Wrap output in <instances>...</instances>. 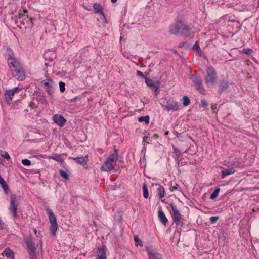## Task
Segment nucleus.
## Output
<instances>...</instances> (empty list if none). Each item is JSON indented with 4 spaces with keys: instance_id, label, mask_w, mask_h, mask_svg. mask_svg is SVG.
<instances>
[{
    "instance_id": "obj_1",
    "label": "nucleus",
    "mask_w": 259,
    "mask_h": 259,
    "mask_svg": "<svg viewBox=\"0 0 259 259\" xmlns=\"http://www.w3.org/2000/svg\"><path fill=\"white\" fill-rule=\"evenodd\" d=\"M169 33L177 36L191 38H193L195 34L191 25H188L181 20L178 21L170 25Z\"/></svg>"
},
{
    "instance_id": "obj_2",
    "label": "nucleus",
    "mask_w": 259,
    "mask_h": 259,
    "mask_svg": "<svg viewBox=\"0 0 259 259\" xmlns=\"http://www.w3.org/2000/svg\"><path fill=\"white\" fill-rule=\"evenodd\" d=\"M206 75L204 77V81L206 84H214L216 83L218 78L217 71L212 66H209L206 70Z\"/></svg>"
},
{
    "instance_id": "obj_3",
    "label": "nucleus",
    "mask_w": 259,
    "mask_h": 259,
    "mask_svg": "<svg viewBox=\"0 0 259 259\" xmlns=\"http://www.w3.org/2000/svg\"><path fill=\"white\" fill-rule=\"evenodd\" d=\"M21 201L20 197H17V195H11L10 197V204L9 206V209L11 212L12 217L16 218L18 215V207Z\"/></svg>"
},
{
    "instance_id": "obj_4",
    "label": "nucleus",
    "mask_w": 259,
    "mask_h": 259,
    "mask_svg": "<svg viewBox=\"0 0 259 259\" xmlns=\"http://www.w3.org/2000/svg\"><path fill=\"white\" fill-rule=\"evenodd\" d=\"M169 205L171 208V214L174 222L177 226H182L184 219L182 218V215L178 210L176 205L172 203H170Z\"/></svg>"
},
{
    "instance_id": "obj_5",
    "label": "nucleus",
    "mask_w": 259,
    "mask_h": 259,
    "mask_svg": "<svg viewBox=\"0 0 259 259\" xmlns=\"http://www.w3.org/2000/svg\"><path fill=\"white\" fill-rule=\"evenodd\" d=\"M46 210L49 215V220L50 223V231H51L52 235L54 236H55L58 229L56 217L51 208L47 207Z\"/></svg>"
},
{
    "instance_id": "obj_6",
    "label": "nucleus",
    "mask_w": 259,
    "mask_h": 259,
    "mask_svg": "<svg viewBox=\"0 0 259 259\" xmlns=\"http://www.w3.org/2000/svg\"><path fill=\"white\" fill-rule=\"evenodd\" d=\"M163 109L169 112L170 111L174 112L179 110V103L173 100H168L163 102V104L160 103Z\"/></svg>"
},
{
    "instance_id": "obj_7",
    "label": "nucleus",
    "mask_w": 259,
    "mask_h": 259,
    "mask_svg": "<svg viewBox=\"0 0 259 259\" xmlns=\"http://www.w3.org/2000/svg\"><path fill=\"white\" fill-rule=\"evenodd\" d=\"M192 82L195 85L197 90L201 94H205V90L203 85L202 80L200 75L197 74H193L191 76Z\"/></svg>"
},
{
    "instance_id": "obj_8",
    "label": "nucleus",
    "mask_w": 259,
    "mask_h": 259,
    "mask_svg": "<svg viewBox=\"0 0 259 259\" xmlns=\"http://www.w3.org/2000/svg\"><path fill=\"white\" fill-rule=\"evenodd\" d=\"M24 242L27 245L29 254L36 252V248L34 245V242L31 235H30L27 238H25Z\"/></svg>"
},
{
    "instance_id": "obj_9",
    "label": "nucleus",
    "mask_w": 259,
    "mask_h": 259,
    "mask_svg": "<svg viewBox=\"0 0 259 259\" xmlns=\"http://www.w3.org/2000/svg\"><path fill=\"white\" fill-rule=\"evenodd\" d=\"M42 83L46 87V91L47 93L49 95L52 96L55 91L53 80L51 79H47L43 80Z\"/></svg>"
},
{
    "instance_id": "obj_10",
    "label": "nucleus",
    "mask_w": 259,
    "mask_h": 259,
    "mask_svg": "<svg viewBox=\"0 0 259 259\" xmlns=\"http://www.w3.org/2000/svg\"><path fill=\"white\" fill-rule=\"evenodd\" d=\"M151 193H154L156 194H164V188L158 184L151 183V186L149 187Z\"/></svg>"
},
{
    "instance_id": "obj_11",
    "label": "nucleus",
    "mask_w": 259,
    "mask_h": 259,
    "mask_svg": "<svg viewBox=\"0 0 259 259\" xmlns=\"http://www.w3.org/2000/svg\"><path fill=\"white\" fill-rule=\"evenodd\" d=\"M52 119L54 122L61 127H63L67 121L66 119L60 114H55L53 116Z\"/></svg>"
},
{
    "instance_id": "obj_12",
    "label": "nucleus",
    "mask_w": 259,
    "mask_h": 259,
    "mask_svg": "<svg viewBox=\"0 0 259 259\" xmlns=\"http://www.w3.org/2000/svg\"><path fill=\"white\" fill-rule=\"evenodd\" d=\"M229 87V83L227 80L225 79L221 80L219 83L218 93L222 94L227 91Z\"/></svg>"
},
{
    "instance_id": "obj_13",
    "label": "nucleus",
    "mask_w": 259,
    "mask_h": 259,
    "mask_svg": "<svg viewBox=\"0 0 259 259\" xmlns=\"http://www.w3.org/2000/svg\"><path fill=\"white\" fill-rule=\"evenodd\" d=\"M14 71L16 72V74L13 75V77H15L18 80L23 81L25 79V71L22 66L18 68V69L14 70Z\"/></svg>"
},
{
    "instance_id": "obj_14",
    "label": "nucleus",
    "mask_w": 259,
    "mask_h": 259,
    "mask_svg": "<svg viewBox=\"0 0 259 259\" xmlns=\"http://www.w3.org/2000/svg\"><path fill=\"white\" fill-rule=\"evenodd\" d=\"M114 169V166L112 162L106 160L104 164L101 167V170L102 171L109 172Z\"/></svg>"
},
{
    "instance_id": "obj_15",
    "label": "nucleus",
    "mask_w": 259,
    "mask_h": 259,
    "mask_svg": "<svg viewBox=\"0 0 259 259\" xmlns=\"http://www.w3.org/2000/svg\"><path fill=\"white\" fill-rule=\"evenodd\" d=\"M93 8L96 13L101 14L103 17L104 19L105 20V22L107 23V21L106 20L105 14L103 11L102 7L100 5V4L95 3L94 4Z\"/></svg>"
},
{
    "instance_id": "obj_16",
    "label": "nucleus",
    "mask_w": 259,
    "mask_h": 259,
    "mask_svg": "<svg viewBox=\"0 0 259 259\" xmlns=\"http://www.w3.org/2000/svg\"><path fill=\"white\" fill-rule=\"evenodd\" d=\"M14 96V91L10 89L7 90L4 94L5 101L9 105L11 104Z\"/></svg>"
},
{
    "instance_id": "obj_17",
    "label": "nucleus",
    "mask_w": 259,
    "mask_h": 259,
    "mask_svg": "<svg viewBox=\"0 0 259 259\" xmlns=\"http://www.w3.org/2000/svg\"><path fill=\"white\" fill-rule=\"evenodd\" d=\"M146 252L149 259H162L161 255L151 250L149 247H146Z\"/></svg>"
},
{
    "instance_id": "obj_18",
    "label": "nucleus",
    "mask_w": 259,
    "mask_h": 259,
    "mask_svg": "<svg viewBox=\"0 0 259 259\" xmlns=\"http://www.w3.org/2000/svg\"><path fill=\"white\" fill-rule=\"evenodd\" d=\"M8 66L10 68H14V70L18 69V68L21 66L20 63L17 61L16 57L13 58L11 60L7 61Z\"/></svg>"
},
{
    "instance_id": "obj_19",
    "label": "nucleus",
    "mask_w": 259,
    "mask_h": 259,
    "mask_svg": "<svg viewBox=\"0 0 259 259\" xmlns=\"http://www.w3.org/2000/svg\"><path fill=\"white\" fill-rule=\"evenodd\" d=\"M98 259H107L106 254V248L103 245L101 247H99L97 251Z\"/></svg>"
},
{
    "instance_id": "obj_20",
    "label": "nucleus",
    "mask_w": 259,
    "mask_h": 259,
    "mask_svg": "<svg viewBox=\"0 0 259 259\" xmlns=\"http://www.w3.org/2000/svg\"><path fill=\"white\" fill-rule=\"evenodd\" d=\"M118 150L116 149L115 147L114 148V153L112 154H110L107 158L106 160H108L109 161H110L112 163H116V160L118 158Z\"/></svg>"
},
{
    "instance_id": "obj_21",
    "label": "nucleus",
    "mask_w": 259,
    "mask_h": 259,
    "mask_svg": "<svg viewBox=\"0 0 259 259\" xmlns=\"http://www.w3.org/2000/svg\"><path fill=\"white\" fill-rule=\"evenodd\" d=\"M69 159H72L75 161L77 163L82 165V166L87 165V161L88 159H85L83 157H69Z\"/></svg>"
},
{
    "instance_id": "obj_22",
    "label": "nucleus",
    "mask_w": 259,
    "mask_h": 259,
    "mask_svg": "<svg viewBox=\"0 0 259 259\" xmlns=\"http://www.w3.org/2000/svg\"><path fill=\"white\" fill-rule=\"evenodd\" d=\"M7 61L11 60L13 58H15L13 51L9 47L6 48V52L5 53Z\"/></svg>"
},
{
    "instance_id": "obj_23",
    "label": "nucleus",
    "mask_w": 259,
    "mask_h": 259,
    "mask_svg": "<svg viewBox=\"0 0 259 259\" xmlns=\"http://www.w3.org/2000/svg\"><path fill=\"white\" fill-rule=\"evenodd\" d=\"M235 172V168L232 167L227 169H224L222 170V177L225 178L226 176L233 174Z\"/></svg>"
},
{
    "instance_id": "obj_24",
    "label": "nucleus",
    "mask_w": 259,
    "mask_h": 259,
    "mask_svg": "<svg viewBox=\"0 0 259 259\" xmlns=\"http://www.w3.org/2000/svg\"><path fill=\"white\" fill-rule=\"evenodd\" d=\"M160 84V82L159 81H154V83L149 87L154 92L155 95H157L159 93L158 90L159 88Z\"/></svg>"
},
{
    "instance_id": "obj_25",
    "label": "nucleus",
    "mask_w": 259,
    "mask_h": 259,
    "mask_svg": "<svg viewBox=\"0 0 259 259\" xmlns=\"http://www.w3.org/2000/svg\"><path fill=\"white\" fill-rule=\"evenodd\" d=\"M158 213V217L160 222L164 225H166V223L168 222V220L166 218L164 212L162 210L159 209Z\"/></svg>"
},
{
    "instance_id": "obj_26",
    "label": "nucleus",
    "mask_w": 259,
    "mask_h": 259,
    "mask_svg": "<svg viewBox=\"0 0 259 259\" xmlns=\"http://www.w3.org/2000/svg\"><path fill=\"white\" fill-rule=\"evenodd\" d=\"M3 255L7 257L8 258L14 259L15 256L13 252L9 248L4 250Z\"/></svg>"
},
{
    "instance_id": "obj_27",
    "label": "nucleus",
    "mask_w": 259,
    "mask_h": 259,
    "mask_svg": "<svg viewBox=\"0 0 259 259\" xmlns=\"http://www.w3.org/2000/svg\"><path fill=\"white\" fill-rule=\"evenodd\" d=\"M49 158L53 159L56 161L60 162L62 164H63L65 163L63 159L60 155L57 154H54L53 155L49 156Z\"/></svg>"
},
{
    "instance_id": "obj_28",
    "label": "nucleus",
    "mask_w": 259,
    "mask_h": 259,
    "mask_svg": "<svg viewBox=\"0 0 259 259\" xmlns=\"http://www.w3.org/2000/svg\"><path fill=\"white\" fill-rule=\"evenodd\" d=\"M192 49L193 50H195L196 52V54L198 55L199 57H201V50L200 49V47L199 46V45L198 44V41H196L194 45L192 47Z\"/></svg>"
},
{
    "instance_id": "obj_29",
    "label": "nucleus",
    "mask_w": 259,
    "mask_h": 259,
    "mask_svg": "<svg viewBox=\"0 0 259 259\" xmlns=\"http://www.w3.org/2000/svg\"><path fill=\"white\" fill-rule=\"evenodd\" d=\"M140 122H145L146 123H149L150 121V117L148 115L140 116L138 119Z\"/></svg>"
},
{
    "instance_id": "obj_30",
    "label": "nucleus",
    "mask_w": 259,
    "mask_h": 259,
    "mask_svg": "<svg viewBox=\"0 0 259 259\" xmlns=\"http://www.w3.org/2000/svg\"><path fill=\"white\" fill-rule=\"evenodd\" d=\"M183 105L184 106H187L190 103V99L187 96H184L182 98Z\"/></svg>"
},
{
    "instance_id": "obj_31",
    "label": "nucleus",
    "mask_w": 259,
    "mask_h": 259,
    "mask_svg": "<svg viewBox=\"0 0 259 259\" xmlns=\"http://www.w3.org/2000/svg\"><path fill=\"white\" fill-rule=\"evenodd\" d=\"M27 19L26 20V23L27 24V26L26 27H30L32 28L34 26L33 21L35 20V19L34 18H30V19H28V17L27 18Z\"/></svg>"
},
{
    "instance_id": "obj_32",
    "label": "nucleus",
    "mask_w": 259,
    "mask_h": 259,
    "mask_svg": "<svg viewBox=\"0 0 259 259\" xmlns=\"http://www.w3.org/2000/svg\"><path fill=\"white\" fill-rule=\"evenodd\" d=\"M38 96L39 98L36 99L37 101L41 102L42 104H45L47 102L46 96L44 95H39Z\"/></svg>"
},
{
    "instance_id": "obj_33",
    "label": "nucleus",
    "mask_w": 259,
    "mask_h": 259,
    "mask_svg": "<svg viewBox=\"0 0 259 259\" xmlns=\"http://www.w3.org/2000/svg\"><path fill=\"white\" fill-rule=\"evenodd\" d=\"M0 184L1 185L2 188H3L4 192L6 194H8V191H9V188L8 185H7L5 181L4 180V182H0Z\"/></svg>"
},
{
    "instance_id": "obj_34",
    "label": "nucleus",
    "mask_w": 259,
    "mask_h": 259,
    "mask_svg": "<svg viewBox=\"0 0 259 259\" xmlns=\"http://www.w3.org/2000/svg\"><path fill=\"white\" fill-rule=\"evenodd\" d=\"M59 172V174L60 175L61 177H62L63 179H64L65 180H68L69 179L68 175L67 174V172H66L63 170L60 169Z\"/></svg>"
},
{
    "instance_id": "obj_35",
    "label": "nucleus",
    "mask_w": 259,
    "mask_h": 259,
    "mask_svg": "<svg viewBox=\"0 0 259 259\" xmlns=\"http://www.w3.org/2000/svg\"><path fill=\"white\" fill-rule=\"evenodd\" d=\"M134 240L137 246H140L141 247L143 246V243L141 241V240L139 238L138 236H134Z\"/></svg>"
},
{
    "instance_id": "obj_36",
    "label": "nucleus",
    "mask_w": 259,
    "mask_h": 259,
    "mask_svg": "<svg viewBox=\"0 0 259 259\" xmlns=\"http://www.w3.org/2000/svg\"><path fill=\"white\" fill-rule=\"evenodd\" d=\"M60 91L61 93H63L65 91V83L61 81L59 82Z\"/></svg>"
},
{
    "instance_id": "obj_37",
    "label": "nucleus",
    "mask_w": 259,
    "mask_h": 259,
    "mask_svg": "<svg viewBox=\"0 0 259 259\" xmlns=\"http://www.w3.org/2000/svg\"><path fill=\"white\" fill-rule=\"evenodd\" d=\"M241 52L245 54L250 55L251 53L253 52L252 50L250 48H243Z\"/></svg>"
},
{
    "instance_id": "obj_38",
    "label": "nucleus",
    "mask_w": 259,
    "mask_h": 259,
    "mask_svg": "<svg viewBox=\"0 0 259 259\" xmlns=\"http://www.w3.org/2000/svg\"><path fill=\"white\" fill-rule=\"evenodd\" d=\"M145 82L148 87H149L152 83H154V81L148 78L147 76L145 77Z\"/></svg>"
},
{
    "instance_id": "obj_39",
    "label": "nucleus",
    "mask_w": 259,
    "mask_h": 259,
    "mask_svg": "<svg viewBox=\"0 0 259 259\" xmlns=\"http://www.w3.org/2000/svg\"><path fill=\"white\" fill-rule=\"evenodd\" d=\"M21 162L23 165L26 166H29L31 164V161L28 159H22Z\"/></svg>"
},
{
    "instance_id": "obj_40",
    "label": "nucleus",
    "mask_w": 259,
    "mask_h": 259,
    "mask_svg": "<svg viewBox=\"0 0 259 259\" xmlns=\"http://www.w3.org/2000/svg\"><path fill=\"white\" fill-rule=\"evenodd\" d=\"M208 106V102L205 100H201L199 106L202 108H206Z\"/></svg>"
},
{
    "instance_id": "obj_41",
    "label": "nucleus",
    "mask_w": 259,
    "mask_h": 259,
    "mask_svg": "<svg viewBox=\"0 0 259 259\" xmlns=\"http://www.w3.org/2000/svg\"><path fill=\"white\" fill-rule=\"evenodd\" d=\"M143 188V194H149L148 190L147 188V186L145 183H144L142 186Z\"/></svg>"
},
{
    "instance_id": "obj_42",
    "label": "nucleus",
    "mask_w": 259,
    "mask_h": 259,
    "mask_svg": "<svg viewBox=\"0 0 259 259\" xmlns=\"http://www.w3.org/2000/svg\"><path fill=\"white\" fill-rule=\"evenodd\" d=\"M219 217L218 216H212L210 218L209 220L211 223H214L219 220Z\"/></svg>"
},
{
    "instance_id": "obj_43",
    "label": "nucleus",
    "mask_w": 259,
    "mask_h": 259,
    "mask_svg": "<svg viewBox=\"0 0 259 259\" xmlns=\"http://www.w3.org/2000/svg\"><path fill=\"white\" fill-rule=\"evenodd\" d=\"M5 223L2 221V218L0 217V229L3 230L6 228Z\"/></svg>"
},
{
    "instance_id": "obj_44",
    "label": "nucleus",
    "mask_w": 259,
    "mask_h": 259,
    "mask_svg": "<svg viewBox=\"0 0 259 259\" xmlns=\"http://www.w3.org/2000/svg\"><path fill=\"white\" fill-rule=\"evenodd\" d=\"M1 156L7 160L10 158V157L7 152H4V153L1 155Z\"/></svg>"
},
{
    "instance_id": "obj_45",
    "label": "nucleus",
    "mask_w": 259,
    "mask_h": 259,
    "mask_svg": "<svg viewBox=\"0 0 259 259\" xmlns=\"http://www.w3.org/2000/svg\"><path fill=\"white\" fill-rule=\"evenodd\" d=\"M136 74H137V76L142 77V78H143L144 79H145V77H146L145 75H144L143 74V73L141 71H140L139 70L137 71Z\"/></svg>"
},
{
    "instance_id": "obj_46",
    "label": "nucleus",
    "mask_w": 259,
    "mask_h": 259,
    "mask_svg": "<svg viewBox=\"0 0 259 259\" xmlns=\"http://www.w3.org/2000/svg\"><path fill=\"white\" fill-rule=\"evenodd\" d=\"M12 91H14V94L18 93L19 91H21L22 90V89L19 88L18 87H16L14 88L13 89H12Z\"/></svg>"
},
{
    "instance_id": "obj_47",
    "label": "nucleus",
    "mask_w": 259,
    "mask_h": 259,
    "mask_svg": "<svg viewBox=\"0 0 259 259\" xmlns=\"http://www.w3.org/2000/svg\"><path fill=\"white\" fill-rule=\"evenodd\" d=\"M28 105L32 109L37 107L35 105V103L33 101L30 102Z\"/></svg>"
},
{
    "instance_id": "obj_48",
    "label": "nucleus",
    "mask_w": 259,
    "mask_h": 259,
    "mask_svg": "<svg viewBox=\"0 0 259 259\" xmlns=\"http://www.w3.org/2000/svg\"><path fill=\"white\" fill-rule=\"evenodd\" d=\"M220 189L219 188H216L215 190L211 193V194H218L220 192Z\"/></svg>"
},
{
    "instance_id": "obj_49",
    "label": "nucleus",
    "mask_w": 259,
    "mask_h": 259,
    "mask_svg": "<svg viewBox=\"0 0 259 259\" xmlns=\"http://www.w3.org/2000/svg\"><path fill=\"white\" fill-rule=\"evenodd\" d=\"M30 256V259H36V253L29 254Z\"/></svg>"
},
{
    "instance_id": "obj_50",
    "label": "nucleus",
    "mask_w": 259,
    "mask_h": 259,
    "mask_svg": "<svg viewBox=\"0 0 259 259\" xmlns=\"http://www.w3.org/2000/svg\"><path fill=\"white\" fill-rule=\"evenodd\" d=\"M173 149H174V153L176 154H179H179L180 153V151L178 149L176 148L175 147H173Z\"/></svg>"
},
{
    "instance_id": "obj_51",
    "label": "nucleus",
    "mask_w": 259,
    "mask_h": 259,
    "mask_svg": "<svg viewBox=\"0 0 259 259\" xmlns=\"http://www.w3.org/2000/svg\"><path fill=\"white\" fill-rule=\"evenodd\" d=\"M78 98L77 96L73 98H71L69 100V102H75Z\"/></svg>"
},
{
    "instance_id": "obj_52",
    "label": "nucleus",
    "mask_w": 259,
    "mask_h": 259,
    "mask_svg": "<svg viewBox=\"0 0 259 259\" xmlns=\"http://www.w3.org/2000/svg\"><path fill=\"white\" fill-rule=\"evenodd\" d=\"M149 139L150 140L149 138H148V137L147 136H144L143 137V142L145 143V142H147V144H149V142H147V140Z\"/></svg>"
},
{
    "instance_id": "obj_53",
    "label": "nucleus",
    "mask_w": 259,
    "mask_h": 259,
    "mask_svg": "<svg viewBox=\"0 0 259 259\" xmlns=\"http://www.w3.org/2000/svg\"><path fill=\"white\" fill-rule=\"evenodd\" d=\"M179 154H176L175 156V160L178 162V164H179Z\"/></svg>"
},
{
    "instance_id": "obj_54",
    "label": "nucleus",
    "mask_w": 259,
    "mask_h": 259,
    "mask_svg": "<svg viewBox=\"0 0 259 259\" xmlns=\"http://www.w3.org/2000/svg\"><path fill=\"white\" fill-rule=\"evenodd\" d=\"M173 133L174 134L176 135V136L178 138L179 136V133L178 131H177L176 130H175V128L174 127V130H173Z\"/></svg>"
},
{
    "instance_id": "obj_55",
    "label": "nucleus",
    "mask_w": 259,
    "mask_h": 259,
    "mask_svg": "<svg viewBox=\"0 0 259 259\" xmlns=\"http://www.w3.org/2000/svg\"><path fill=\"white\" fill-rule=\"evenodd\" d=\"M210 199L212 200H214L217 197V196L218 195H210Z\"/></svg>"
},
{
    "instance_id": "obj_56",
    "label": "nucleus",
    "mask_w": 259,
    "mask_h": 259,
    "mask_svg": "<svg viewBox=\"0 0 259 259\" xmlns=\"http://www.w3.org/2000/svg\"><path fill=\"white\" fill-rule=\"evenodd\" d=\"M211 108L213 110L216 109V108H217V105L216 104L212 105L211 106Z\"/></svg>"
},
{
    "instance_id": "obj_57",
    "label": "nucleus",
    "mask_w": 259,
    "mask_h": 259,
    "mask_svg": "<svg viewBox=\"0 0 259 259\" xmlns=\"http://www.w3.org/2000/svg\"><path fill=\"white\" fill-rule=\"evenodd\" d=\"M21 24L24 25L25 24H26V21L24 20L20 22Z\"/></svg>"
},
{
    "instance_id": "obj_58",
    "label": "nucleus",
    "mask_w": 259,
    "mask_h": 259,
    "mask_svg": "<svg viewBox=\"0 0 259 259\" xmlns=\"http://www.w3.org/2000/svg\"><path fill=\"white\" fill-rule=\"evenodd\" d=\"M153 137L155 138H157L158 137V135L156 134H155L153 136Z\"/></svg>"
},
{
    "instance_id": "obj_59",
    "label": "nucleus",
    "mask_w": 259,
    "mask_h": 259,
    "mask_svg": "<svg viewBox=\"0 0 259 259\" xmlns=\"http://www.w3.org/2000/svg\"><path fill=\"white\" fill-rule=\"evenodd\" d=\"M165 195H159V198L162 199L165 197Z\"/></svg>"
},
{
    "instance_id": "obj_60",
    "label": "nucleus",
    "mask_w": 259,
    "mask_h": 259,
    "mask_svg": "<svg viewBox=\"0 0 259 259\" xmlns=\"http://www.w3.org/2000/svg\"><path fill=\"white\" fill-rule=\"evenodd\" d=\"M144 198L146 199L148 198L149 195H143Z\"/></svg>"
},
{
    "instance_id": "obj_61",
    "label": "nucleus",
    "mask_w": 259,
    "mask_h": 259,
    "mask_svg": "<svg viewBox=\"0 0 259 259\" xmlns=\"http://www.w3.org/2000/svg\"><path fill=\"white\" fill-rule=\"evenodd\" d=\"M117 0H111V1L113 3H115L117 2Z\"/></svg>"
},
{
    "instance_id": "obj_62",
    "label": "nucleus",
    "mask_w": 259,
    "mask_h": 259,
    "mask_svg": "<svg viewBox=\"0 0 259 259\" xmlns=\"http://www.w3.org/2000/svg\"><path fill=\"white\" fill-rule=\"evenodd\" d=\"M177 189V187H175V186H174V187H172V191L174 190H176Z\"/></svg>"
},
{
    "instance_id": "obj_63",
    "label": "nucleus",
    "mask_w": 259,
    "mask_h": 259,
    "mask_svg": "<svg viewBox=\"0 0 259 259\" xmlns=\"http://www.w3.org/2000/svg\"><path fill=\"white\" fill-rule=\"evenodd\" d=\"M169 134V131H166L165 133V135H168Z\"/></svg>"
},
{
    "instance_id": "obj_64",
    "label": "nucleus",
    "mask_w": 259,
    "mask_h": 259,
    "mask_svg": "<svg viewBox=\"0 0 259 259\" xmlns=\"http://www.w3.org/2000/svg\"><path fill=\"white\" fill-rule=\"evenodd\" d=\"M34 233H35V234H36V232H37V230H36V229H34Z\"/></svg>"
}]
</instances>
